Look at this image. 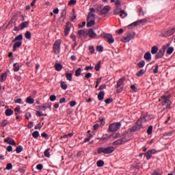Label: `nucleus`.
<instances>
[{
    "mask_svg": "<svg viewBox=\"0 0 175 175\" xmlns=\"http://www.w3.org/2000/svg\"><path fill=\"white\" fill-rule=\"evenodd\" d=\"M143 122H146V116L141 117L137 121V124L135 126H133L130 129V132H137V131H139L143 128Z\"/></svg>",
    "mask_w": 175,
    "mask_h": 175,
    "instance_id": "obj_1",
    "label": "nucleus"
},
{
    "mask_svg": "<svg viewBox=\"0 0 175 175\" xmlns=\"http://www.w3.org/2000/svg\"><path fill=\"white\" fill-rule=\"evenodd\" d=\"M13 45L12 51H16L18 47H21L23 44V34H19L12 40Z\"/></svg>",
    "mask_w": 175,
    "mask_h": 175,
    "instance_id": "obj_2",
    "label": "nucleus"
},
{
    "mask_svg": "<svg viewBox=\"0 0 175 175\" xmlns=\"http://www.w3.org/2000/svg\"><path fill=\"white\" fill-rule=\"evenodd\" d=\"M159 102H161L162 106H166V109H170L172 106V101H170V96H163L159 100Z\"/></svg>",
    "mask_w": 175,
    "mask_h": 175,
    "instance_id": "obj_3",
    "label": "nucleus"
},
{
    "mask_svg": "<svg viewBox=\"0 0 175 175\" xmlns=\"http://www.w3.org/2000/svg\"><path fill=\"white\" fill-rule=\"evenodd\" d=\"M170 46V44L168 43L166 45L162 46L161 49L155 55L156 59H159V58H162L163 55H165V51H166V49Z\"/></svg>",
    "mask_w": 175,
    "mask_h": 175,
    "instance_id": "obj_4",
    "label": "nucleus"
},
{
    "mask_svg": "<svg viewBox=\"0 0 175 175\" xmlns=\"http://www.w3.org/2000/svg\"><path fill=\"white\" fill-rule=\"evenodd\" d=\"M61 43H62V40L58 39L53 44V51L55 54H59L61 51Z\"/></svg>",
    "mask_w": 175,
    "mask_h": 175,
    "instance_id": "obj_5",
    "label": "nucleus"
},
{
    "mask_svg": "<svg viewBox=\"0 0 175 175\" xmlns=\"http://www.w3.org/2000/svg\"><path fill=\"white\" fill-rule=\"evenodd\" d=\"M120 128H121V122L112 123L109 126V131L110 132H117Z\"/></svg>",
    "mask_w": 175,
    "mask_h": 175,
    "instance_id": "obj_6",
    "label": "nucleus"
},
{
    "mask_svg": "<svg viewBox=\"0 0 175 175\" xmlns=\"http://www.w3.org/2000/svg\"><path fill=\"white\" fill-rule=\"evenodd\" d=\"M128 142H129V139L127 138L126 137H124L120 138V139L116 140L115 142H113V146H121Z\"/></svg>",
    "mask_w": 175,
    "mask_h": 175,
    "instance_id": "obj_7",
    "label": "nucleus"
},
{
    "mask_svg": "<svg viewBox=\"0 0 175 175\" xmlns=\"http://www.w3.org/2000/svg\"><path fill=\"white\" fill-rule=\"evenodd\" d=\"M103 38H104V39L108 42V43L109 44H113V43H114V38H113V35L110 34V33H105L103 36Z\"/></svg>",
    "mask_w": 175,
    "mask_h": 175,
    "instance_id": "obj_8",
    "label": "nucleus"
},
{
    "mask_svg": "<svg viewBox=\"0 0 175 175\" xmlns=\"http://www.w3.org/2000/svg\"><path fill=\"white\" fill-rule=\"evenodd\" d=\"M124 81H125V79L121 78L119 79L117 83V92H121L122 91V85H124Z\"/></svg>",
    "mask_w": 175,
    "mask_h": 175,
    "instance_id": "obj_9",
    "label": "nucleus"
},
{
    "mask_svg": "<svg viewBox=\"0 0 175 175\" xmlns=\"http://www.w3.org/2000/svg\"><path fill=\"white\" fill-rule=\"evenodd\" d=\"M154 154H157V150L155 149H152L150 150H148L146 153H144L145 157H146V159L148 161L151 159V157Z\"/></svg>",
    "mask_w": 175,
    "mask_h": 175,
    "instance_id": "obj_10",
    "label": "nucleus"
},
{
    "mask_svg": "<svg viewBox=\"0 0 175 175\" xmlns=\"http://www.w3.org/2000/svg\"><path fill=\"white\" fill-rule=\"evenodd\" d=\"M133 38H135V33H129L126 37H124L122 38V41L124 42V43H128V42H131V40H132V39H133Z\"/></svg>",
    "mask_w": 175,
    "mask_h": 175,
    "instance_id": "obj_11",
    "label": "nucleus"
},
{
    "mask_svg": "<svg viewBox=\"0 0 175 175\" xmlns=\"http://www.w3.org/2000/svg\"><path fill=\"white\" fill-rule=\"evenodd\" d=\"M144 23H147V19H140L137 21L129 25V27H137V25H140V24H144Z\"/></svg>",
    "mask_w": 175,
    "mask_h": 175,
    "instance_id": "obj_12",
    "label": "nucleus"
},
{
    "mask_svg": "<svg viewBox=\"0 0 175 175\" xmlns=\"http://www.w3.org/2000/svg\"><path fill=\"white\" fill-rule=\"evenodd\" d=\"M37 107L39 110H42V111H44L45 110H47V109H50L51 107V103H44L43 105H39Z\"/></svg>",
    "mask_w": 175,
    "mask_h": 175,
    "instance_id": "obj_13",
    "label": "nucleus"
},
{
    "mask_svg": "<svg viewBox=\"0 0 175 175\" xmlns=\"http://www.w3.org/2000/svg\"><path fill=\"white\" fill-rule=\"evenodd\" d=\"M5 143H7V144H10V146H16V142L13 138H11L10 137H7L5 139H4Z\"/></svg>",
    "mask_w": 175,
    "mask_h": 175,
    "instance_id": "obj_14",
    "label": "nucleus"
},
{
    "mask_svg": "<svg viewBox=\"0 0 175 175\" xmlns=\"http://www.w3.org/2000/svg\"><path fill=\"white\" fill-rule=\"evenodd\" d=\"M70 23L67 22L66 24V27L64 29V36H68L70 32Z\"/></svg>",
    "mask_w": 175,
    "mask_h": 175,
    "instance_id": "obj_15",
    "label": "nucleus"
},
{
    "mask_svg": "<svg viewBox=\"0 0 175 175\" xmlns=\"http://www.w3.org/2000/svg\"><path fill=\"white\" fill-rule=\"evenodd\" d=\"M175 32V29H171L167 31H165L163 34V36L164 38H168V36H172V35H173V33H174Z\"/></svg>",
    "mask_w": 175,
    "mask_h": 175,
    "instance_id": "obj_16",
    "label": "nucleus"
},
{
    "mask_svg": "<svg viewBox=\"0 0 175 175\" xmlns=\"http://www.w3.org/2000/svg\"><path fill=\"white\" fill-rule=\"evenodd\" d=\"M111 7L110 5L105 6L100 12V14H107L110 12Z\"/></svg>",
    "mask_w": 175,
    "mask_h": 175,
    "instance_id": "obj_17",
    "label": "nucleus"
},
{
    "mask_svg": "<svg viewBox=\"0 0 175 175\" xmlns=\"http://www.w3.org/2000/svg\"><path fill=\"white\" fill-rule=\"evenodd\" d=\"M105 154H112V152H114V151H116V148H114L113 146H110L108 148H105Z\"/></svg>",
    "mask_w": 175,
    "mask_h": 175,
    "instance_id": "obj_18",
    "label": "nucleus"
},
{
    "mask_svg": "<svg viewBox=\"0 0 175 175\" xmlns=\"http://www.w3.org/2000/svg\"><path fill=\"white\" fill-rule=\"evenodd\" d=\"M144 58L146 59V61L150 62V61H151V53L150 52H146L144 56Z\"/></svg>",
    "mask_w": 175,
    "mask_h": 175,
    "instance_id": "obj_19",
    "label": "nucleus"
},
{
    "mask_svg": "<svg viewBox=\"0 0 175 175\" xmlns=\"http://www.w3.org/2000/svg\"><path fill=\"white\" fill-rule=\"evenodd\" d=\"M29 25V21L23 22L19 25V28L20 29H24V28H27V27H28Z\"/></svg>",
    "mask_w": 175,
    "mask_h": 175,
    "instance_id": "obj_20",
    "label": "nucleus"
},
{
    "mask_svg": "<svg viewBox=\"0 0 175 175\" xmlns=\"http://www.w3.org/2000/svg\"><path fill=\"white\" fill-rule=\"evenodd\" d=\"M88 36H90V38H96V33H95V32H94V29H90L88 30Z\"/></svg>",
    "mask_w": 175,
    "mask_h": 175,
    "instance_id": "obj_21",
    "label": "nucleus"
},
{
    "mask_svg": "<svg viewBox=\"0 0 175 175\" xmlns=\"http://www.w3.org/2000/svg\"><path fill=\"white\" fill-rule=\"evenodd\" d=\"M94 25H95V21L87 19L86 26L88 28H91V27H94Z\"/></svg>",
    "mask_w": 175,
    "mask_h": 175,
    "instance_id": "obj_22",
    "label": "nucleus"
},
{
    "mask_svg": "<svg viewBox=\"0 0 175 175\" xmlns=\"http://www.w3.org/2000/svg\"><path fill=\"white\" fill-rule=\"evenodd\" d=\"M13 113H14V111L11 109H8L5 111V114L6 116V117H10V116H12Z\"/></svg>",
    "mask_w": 175,
    "mask_h": 175,
    "instance_id": "obj_23",
    "label": "nucleus"
},
{
    "mask_svg": "<svg viewBox=\"0 0 175 175\" xmlns=\"http://www.w3.org/2000/svg\"><path fill=\"white\" fill-rule=\"evenodd\" d=\"M55 68L57 72H61L62 70V66L61 64L57 63L55 64Z\"/></svg>",
    "mask_w": 175,
    "mask_h": 175,
    "instance_id": "obj_24",
    "label": "nucleus"
},
{
    "mask_svg": "<svg viewBox=\"0 0 175 175\" xmlns=\"http://www.w3.org/2000/svg\"><path fill=\"white\" fill-rule=\"evenodd\" d=\"M6 77H8V72L3 73L0 77V82L2 83L6 80Z\"/></svg>",
    "mask_w": 175,
    "mask_h": 175,
    "instance_id": "obj_25",
    "label": "nucleus"
},
{
    "mask_svg": "<svg viewBox=\"0 0 175 175\" xmlns=\"http://www.w3.org/2000/svg\"><path fill=\"white\" fill-rule=\"evenodd\" d=\"M13 70L14 72H18V70H20V64L18 63H14L13 64Z\"/></svg>",
    "mask_w": 175,
    "mask_h": 175,
    "instance_id": "obj_26",
    "label": "nucleus"
},
{
    "mask_svg": "<svg viewBox=\"0 0 175 175\" xmlns=\"http://www.w3.org/2000/svg\"><path fill=\"white\" fill-rule=\"evenodd\" d=\"M173 51H174V48L173 46H168L166 51V53L167 55H171V54L173 53Z\"/></svg>",
    "mask_w": 175,
    "mask_h": 175,
    "instance_id": "obj_27",
    "label": "nucleus"
},
{
    "mask_svg": "<svg viewBox=\"0 0 175 175\" xmlns=\"http://www.w3.org/2000/svg\"><path fill=\"white\" fill-rule=\"evenodd\" d=\"M104 98H105V92L103 91L100 92L98 95V100H103Z\"/></svg>",
    "mask_w": 175,
    "mask_h": 175,
    "instance_id": "obj_28",
    "label": "nucleus"
},
{
    "mask_svg": "<svg viewBox=\"0 0 175 175\" xmlns=\"http://www.w3.org/2000/svg\"><path fill=\"white\" fill-rule=\"evenodd\" d=\"M121 6H116V8L113 10V14L118 15L121 12Z\"/></svg>",
    "mask_w": 175,
    "mask_h": 175,
    "instance_id": "obj_29",
    "label": "nucleus"
},
{
    "mask_svg": "<svg viewBox=\"0 0 175 175\" xmlns=\"http://www.w3.org/2000/svg\"><path fill=\"white\" fill-rule=\"evenodd\" d=\"M87 20H89L90 21H95V14H92V13H89Z\"/></svg>",
    "mask_w": 175,
    "mask_h": 175,
    "instance_id": "obj_30",
    "label": "nucleus"
},
{
    "mask_svg": "<svg viewBox=\"0 0 175 175\" xmlns=\"http://www.w3.org/2000/svg\"><path fill=\"white\" fill-rule=\"evenodd\" d=\"M33 102H35V100L31 96L26 99V103H28L29 105H33Z\"/></svg>",
    "mask_w": 175,
    "mask_h": 175,
    "instance_id": "obj_31",
    "label": "nucleus"
},
{
    "mask_svg": "<svg viewBox=\"0 0 175 175\" xmlns=\"http://www.w3.org/2000/svg\"><path fill=\"white\" fill-rule=\"evenodd\" d=\"M60 87L62 88V90H67L68 89V85L66 84V82L65 81H61L60 82Z\"/></svg>",
    "mask_w": 175,
    "mask_h": 175,
    "instance_id": "obj_32",
    "label": "nucleus"
},
{
    "mask_svg": "<svg viewBox=\"0 0 175 175\" xmlns=\"http://www.w3.org/2000/svg\"><path fill=\"white\" fill-rule=\"evenodd\" d=\"M73 77V75L72 73H66V80H68V81H72V79Z\"/></svg>",
    "mask_w": 175,
    "mask_h": 175,
    "instance_id": "obj_33",
    "label": "nucleus"
},
{
    "mask_svg": "<svg viewBox=\"0 0 175 175\" xmlns=\"http://www.w3.org/2000/svg\"><path fill=\"white\" fill-rule=\"evenodd\" d=\"M120 14V17H121V18H125V17H126V16H128V14L124 11V10H121Z\"/></svg>",
    "mask_w": 175,
    "mask_h": 175,
    "instance_id": "obj_34",
    "label": "nucleus"
},
{
    "mask_svg": "<svg viewBox=\"0 0 175 175\" xmlns=\"http://www.w3.org/2000/svg\"><path fill=\"white\" fill-rule=\"evenodd\" d=\"M120 14V17H121V18H125V17H126V16H128V14L124 11V10H121Z\"/></svg>",
    "mask_w": 175,
    "mask_h": 175,
    "instance_id": "obj_35",
    "label": "nucleus"
},
{
    "mask_svg": "<svg viewBox=\"0 0 175 175\" xmlns=\"http://www.w3.org/2000/svg\"><path fill=\"white\" fill-rule=\"evenodd\" d=\"M144 73H146V70H144V69H141L138 72H137L136 76H137V77H142Z\"/></svg>",
    "mask_w": 175,
    "mask_h": 175,
    "instance_id": "obj_36",
    "label": "nucleus"
},
{
    "mask_svg": "<svg viewBox=\"0 0 175 175\" xmlns=\"http://www.w3.org/2000/svg\"><path fill=\"white\" fill-rule=\"evenodd\" d=\"M50 150H51L50 148H48L47 149L45 150L44 152V155L46 158H50Z\"/></svg>",
    "mask_w": 175,
    "mask_h": 175,
    "instance_id": "obj_37",
    "label": "nucleus"
},
{
    "mask_svg": "<svg viewBox=\"0 0 175 175\" xmlns=\"http://www.w3.org/2000/svg\"><path fill=\"white\" fill-rule=\"evenodd\" d=\"M137 12L139 13L138 15L139 16V17H141V16H144V14H146V12H143V8H138Z\"/></svg>",
    "mask_w": 175,
    "mask_h": 175,
    "instance_id": "obj_38",
    "label": "nucleus"
},
{
    "mask_svg": "<svg viewBox=\"0 0 175 175\" xmlns=\"http://www.w3.org/2000/svg\"><path fill=\"white\" fill-rule=\"evenodd\" d=\"M157 53H158V46H152L151 49V53L154 55V54H157Z\"/></svg>",
    "mask_w": 175,
    "mask_h": 175,
    "instance_id": "obj_39",
    "label": "nucleus"
},
{
    "mask_svg": "<svg viewBox=\"0 0 175 175\" xmlns=\"http://www.w3.org/2000/svg\"><path fill=\"white\" fill-rule=\"evenodd\" d=\"M146 65V62L144 60H142L137 64V66L139 68H144V66Z\"/></svg>",
    "mask_w": 175,
    "mask_h": 175,
    "instance_id": "obj_40",
    "label": "nucleus"
},
{
    "mask_svg": "<svg viewBox=\"0 0 175 175\" xmlns=\"http://www.w3.org/2000/svg\"><path fill=\"white\" fill-rule=\"evenodd\" d=\"M105 165V161H103V160H98L96 163V165L98 166V167H102V166H103Z\"/></svg>",
    "mask_w": 175,
    "mask_h": 175,
    "instance_id": "obj_41",
    "label": "nucleus"
},
{
    "mask_svg": "<svg viewBox=\"0 0 175 175\" xmlns=\"http://www.w3.org/2000/svg\"><path fill=\"white\" fill-rule=\"evenodd\" d=\"M120 136V133H113L112 135H111L110 137H113V139H118Z\"/></svg>",
    "mask_w": 175,
    "mask_h": 175,
    "instance_id": "obj_42",
    "label": "nucleus"
},
{
    "mask_svg": "<svg viewBox=\"0 0 175 175\" xmlns=\"http://www.w3.org/2000/svg\"><path fill=\"white\" fill-rule=\"evenodd\" d=\"M98 154H105V148L100 147L97 150Z\"/></svg>",
    "mask_w": 175,
    "mask_h": 175,
    "instance_id": "obj_43",
    "label": "nucleus"
},
{
    "mask_svg": "<svg viewBox=\"0 0 175 175\" xmlns=\"http://www.w3.org/2000/svg\"><path fill=\"white\" fill-rule=\"evenodd\" d=\"M81 75V68H78L75 71L76 77H79Z\"/></svg>",
    "mask_w": 175,
    "mask_h": 175,
    "instance_id": "obj_44",
    "label": "nucleus"
},
{
    "mask_svg": "<svg viewBox=\"0 0 175 175\" xmlns=\"http://www.w3.org/2000/svg\"><path fill=\"white\" fill-rule=\"evenodd\" d=\"M78 35H79L80 38H83V37L85 36V31L79 30L78 31Z\"/></svg>",
    "mask_w": 175,
    "mask_h": 175,
    "instance_id": "obj_45",
    "label": "nucleus"
},
{
    "mask_svg": "<svg viewBox=\"0 0 175 175\" xmlns=\"http://www.w3.org/2000/svg\"><path fill=\"white\" fill-rule=\"evenodd\" d=\"M25 36L26 39H28L29 40V39H31V38H32L31 31H26V33H25Z\"/></svg>",
    "mask_w": 175,
    "mask_h": 175,
    "instance_id": "obj_46",
    "label": "nucleus"
},
{
    "mask_svg": "<svg viewBox=\"0 0 175 175\" xmlns=\"http://www.w3.org/2000/svg\"><path fill=\"white\" fill-rule=\"evenodd\" d=\"M23 150V146H18L16 147V151L17 154H20V152H22Z\"/></svg>",
    "mask_w": 175,
    "mask_h": 175,
    "instance_id": "obj_47",
    "label": "nucleus"
},
{
    "mask_svg": "<svg viewBox=\"0 0 175 175\" xmlns=\"http://www.w3.org/2000/svg\"><path fill=\"white\" fill-rule=\"evenodd\" d=\"M32 136L33 137H34V139H38V137H39V131H33L32 133Z\"/></svg>",
    "mask_w": 175,
    "mask_h": 175,
    "instance_id": "obj_48",
    "label": "nucleus"
},
{
    "mask_svg": "<svg viewBox=\"0 0 175 175\" xmlns=\"http://www.w3.org/2000/svg\"><path fill=\"white\" fill-rule=\"evenodd\" d=\"M94 69L96 72L100 70V62H98V64H96Z\"/></svg>",
    "mask_w": 175,
    "mask_h": 175,
    "instance_id": "obj_49",
    "label": "nucleus"
},
{
    "mask_svg": "<svg viewBox=\"0 0 175 175\" xmlns=\"http://www.w3.org/2000/svg\"><path fill=\"white\" fill-rule=\"evenodd\" d=\"M14 103H18L19 105H24V102H23V99L17 98L14 100Z\"/></svg>",
    "mask_w": 175,
    "mask_h": 175,
    "instance_id": "obj_50",
    "label": "nucleus"
},
{
    "mask_svg": "<svg viewBox=\"0 0 175 175\" xmlns=\"http://www.w3.org/2000/svg\"><path fill=\"white\" fill-rule=\"evenodd\" d=\"M89 51L90 54H94V53H95V48H94V46H89Z\"/></svg>",
    "mask_w": 175,
    "mask_h": 175,
    "instance_id": "obj_51",
    "label": "nucleus"
},
{
    "mask_svg": "<svg viewBox=\"0 0 175 175\" xmlns=\"http://www.w3.org/2000/svg\"><path fill=\"white\" fill-rule=\"evenodd\" d=\"M152 126H150L147 129L148 135H151L152 133Z\"/></svg>",
    "mask_w": 175,
    "mask_h": 175,
    "instance_id": "obj_52",
    "label": "nucleus"
},
{
    "mask_svg": "<svg viewBox=\"0 0 175 175\" xmlns=\"http://www.w3.org/2000/svg\"><path fill=\"white\" fill-rule=\"evenodd\" d=\"M113 102V98H108L105 100V103L106 105H109V103H111Z\"/></svg>",
    "mask_w": 175,
    "mask_h": 175,
    "instance_id": "obj_53",
    "label": "nucleus"
},
{
    "mask_svg": "<svg viewBox=\"0 0 175 175\" xmlns=\"http://www.w3.org/2000/svg\"><path fill=\"white\" fill-rule=\"evenodd\" d=\"M96 50L99 51V53H102V51H103V46L102 45L97 46Z\"/></svg>",
    "mask_w": 175,
    "mask_h": 175,
    "instance_id": "obj_54",
    "label": "nucleus"
},
{
    "mask_svg": "<svg viewBox=\"0 0 175 175\" xmlns=\"http://www.w3.org/2000/svg\"><path fill=\"white\" fill-rule=\"evenodd\" d=\"M76 105H77V103L75 100H72L70 102V107H75V106H76Z\"/></svg>",
    "mask_w": 175,
    "mask_h": 175,
    "instance_id": "obj_55",
    "label": "nucleus"
},
{
    "mask_svg": "<svg viewBox=\"0 0 175 175\" xmlns=\"http://www.w3.org/2000/svg\"><path fill=\"white\" fill-rule=\"evenodd\" d=\"M36 116L37 117H42L43 116V113H42V111H36Z\"/></svg>",
    "mask_w": 175,
    "mask_h": 175,
    "instance_id": "obj_56",
    "label": "nucleus"
},
{
    "mask_svg": "<svg viewBox=\"0 0 175 175\" xmlns=\"http://www.w3.org/2000/svg\"><path fill=\"white\" fill-rule=\"evenodd\" d=\"M102 81V78H98L97 79H96V86H95V88H96L98 85H99V84H100V82Z\"/></svg>",
    "mask_w": 175,
    "mask_h": 175,
    "instance_id": "obj_57",
    "label": "nucleus"
},
{
    "mask_svg": "<svg viewBox=\"0 0 175 175\" xmlns=\"http://www.w3.org/2000/svg\"><path fill=\"white\" fill-rule=\"evenodd\" d=\"M76 0H70L69 2H68V5L69 6H72V5H76Z\"/></svg>",
    "mask_w": 175,
    "mask_h": 175,
    "instance_id": "obj_58",
    "label": "nucleus"
},
{
    "mask_svg": "<svg viewBox=\"0 0 175 175\" xmlns=\"http://www.w3.org/2000/svg\"><path fill=\"white\" fill-rule=\"evenodd\" d=\"M13 167V165H12V163H8L6 165V169L7 170H11V169H12Z\"/></svg>",
    "mask_w": 175,
    "mask_h": 175,
    "instance_id": "obj_59",
    "label": "nucleus"
},
{
    "mask_svg": "<svg viewBox=\"0 0 175 175\" xmlns=\"http://www.w3.org/2000/svg\"><path fill=\"white\" fill-rule=\"evenodd\" d=\"M56 99H57V96L54 94H53L50 96V100L51 102H54Z\"/></svg>",
    "mask_w": 175,
    "mask_h": 175,
    "instance_id": "obj_60",
    "label": "nucleus"
},
{
    "mask_svg": "<svg viewBox=\"0 0 175 175\" xmlns=\"http://www.w3.org/2000/svg\"><path fill=\"white\" fill-rule=\"evenodd\" d=\"M43 169V165L42 164H38L36 165V170H42Z\"/></svg>",
    "mask_w": 175,
    "mask_h": 175,
    "instance_id": "obj_61",
    "label": "nucleus"
},
{
    "mask_svg": "<svg viewBox=\"0 0 175 175\" xmlns=\"http://www.w3.org/2000/svg\"><path fill=\"white\" fill-rule=\"evenodd\" d=\"M31 117H32V114H31V113L29 112H27L25 114V118H27V120H29L30 118H31Z\"/></svg>",
    "mask_w": 175,
    "mask_h": 175,
    "instance_id": "obj_62",
    "label": "nucleus"
},
{
    "mask_svg": "<svg viewBox=\"0 0 175 175\" xmlns=\"http://www.w3.org/2000/svg\"><path fill=\"white\" fill-rule=\"evenodd\" d=\"M158 69H159V66H158V64H156L155 68L153 70V73H157L158 72Z\"/></svg>",
    "mask_w": 175,
    "mask_h": 175,
    "instance_id": "obj_63",
    "label": "nucleus"
},
{
    "mask_svg": "<svg viewBox=\"0 0 175 175\" xmlns=\"http://www.w3.org/2000/svg\"><path fill=\"white\" fill-rule=\"evenodd\" d=\"M106 89V85L105 84L101 85L98 89V91H102V90Z\"/></svg>",
    "mask_w": 175,
    "mask_h": 175,
    "instance_id": "obj_64",
    "label": "nucleus"
}]
</instances>
